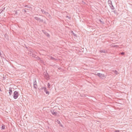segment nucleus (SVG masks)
Wrapping results in <instances>:
<instances>
[{"label":"nucleus","mask_w":132,"mask_h":132,"mask_svg":"<svg viewBox=\"0 0 132 132\" xmlns=\"http://www.w3.org/2000/svg\"><path fill=\"white\" fill-rule=\"evenodd\" d=\"M19 95V94L18 92L15 91L13 93V98L14 99H17Z\"/></svg>","instance_id":"f257e3e1"},{"label":"nucleus","mask_w":132,"mask_h":132,"mask_svg":"<svg viewBox=\"0 0 132 132\" xmlns=\"http://www.w3.org/2000/svg\"><path fill=\"white\" fill-rule=\"evenodd\" d=\"M44 77L47 80H48L50 79L49 76L47 72H44Z\"/></svg>","instance_id":"f03ea898"},{"label":"nucleus","mask_w":132,"mask_h":132,"mask_svg":"<svg viewBox=\"0 0 132 132\" xmlns=\"http://www.w3.org/2000/svg\"><path fill=\"white\" fill-rule=\"evenodd\" d=\"M33 85L34 88L36 89H37V82L36 78H35L34 79Z\"/></svg>","instance_id":"7ed1b4c3"},{"label":"nucleus","mask_w":132,"mask_h":132,"mask_svg":"<svg viewBox=\"0 0 132 132\" xmlns=\"http://www.w3.org/2000/svg\"><path fill=\"white\" fill-rule=\"evenodd\" d=\"M34 18L35 20H37L39 22H43V19H41L40 18H38L37 17H35Z\"/></svg>","instance_id":"20e7f679"},{"label":"nucleus","mask_w":132,"mask_h":132,"mask_svg":"<svg viewBox=\"0 0 132 132\" xmlns=\"http://www.w3.org/2000/svg\"><path fill=\"white\" fill-rule=\"evenodd\" d=\"M14 89V88H11V87H10L9 88V93L10 96L12 94V90Z\"/></svg>","instance_id":"39448f33"},{"label":"nucleus","mask_w":132,"mask_h":132,"mask_svg":"<svg viewBox=\"0 0 132 132\" xmlns=\"http://www.w3.org/2000/svg\"><path fill=\"white\" fill-rule=\"evenodd\" d=\"M51 112L52 113V114L56 116L57 114V112L53 110H51Z\"/></svg>","instance_id":"423d86ee"},{"label":"nucleus","mask_w":132,"mask_h":132,"mask_svg":"<svg viewBox=\"0 0 132 132\" xmlns=\"http://www.w3.org/2000/svg\"><path fill=\"white\" fill-rule=\"evenodd\" d=\"M43 32L44 33L45 35L49 37L50 36L49 34L44 30H42Z\"/></svg>","instance_id":"0eeeda50"},{"label":"nucleus","mask_w":132,"mask_h":132,"mask_svg":"<svg viewBox=\"0 0 132 132\" xmlns=\"http://www.w3.org/2000/svg\"><path fill=\"white\" fill-rule=\"evenodd\" d=\"M32 56L37 59H40V58L38 56L35 55V54H34L33 56Z\"/></svg>","instance_id":"6e6552de"},{"label":"nucleus","mask_w":132,"mask_h":132,"mask_svg":"<svg viewBox=\"0 0 132 132\" xmlns=\"http://www.w3.org/2000/svg\"><path fill=\"white\" fill-rule=\"evenodd\" d=\"M45 14L46 15L47 17H48L49 18H51V16L49 14V13L47 12Z\"/></svg>","instance_id":"1a4fd4ad"},{"label":"nucleus","mask_w":132,"mask_h":132,"mask_svg":"<svg viewBox=\"0 0 132 132\" xmlns=\"http://www.w3.org/2000/svg\"><path fill=\"white\" fill-rule=\"evenodd\" d=\"M34 51L32 50L31 51H29V53L30 54V56H32L34 55V54L33 53Z\"/></svg>","instance_id":"9d476101"},{"label":"nucleus","mask_w":132,"mask_h":132,"mask_svg":"<svg viewBox=\"0 0 132 132\" xmlns=\"http://www.w3.org/2000/svg\"><path fill=\"white\" fill-rule=\"evenodd\" d=\"M44 91L46 93V94L47 95H48L49 93L48 91H47L46 88V87L45 88V89L44 90Z\"/></svg>","instance_id":"9b49d317"},{"label":"nucleus","mask_w":132,"mask_h":132,"mask_svg":"<svg viewBox=\"0 0 132 132\" xmlns=\"http://www.w3.org/2000/svg\"><path fill=\"white\" fill-rule=\"evenodd\" d=\"M100 52L102 53L103 52L105 53H106L107 52V51L106 50H101Z\"/></svg>","instance_id":"f8f14e48"},{"label":"nucleus","mask_w":132,"mask_h":132,"mask_svg":"<svg viewBox=\"0 0 132 132\" xmlns=\"http://www.w3.org/2000/svg\"><path fill=\"white\" fill-rule=\"evenodd\" d=\"M41 11L43 14H45L47 12H45L44 10L43 9H41Z\"/></svg>","instance_id":"ddd939ff"},{"label":"nucleus","mask_w":132,"mask_h":132,"mask_svg":"<svg viewBox=\"0 0 132 132\" xmlns=\"http://www.w3.org/2000/svg\"><path fill=\"white\" fill-rule=\"evenodd\" d=\"M97 75L99 77H101L103 75L101 73H98L97 74Z\"/></svg>","instance_id":"4468645a"},{"label":"nucleus","mask_w":132,"mask_h":132,"mask_svg":"<svg viewBox=\"0 0 132 132\" xmlns=\"http://www.w3.org/2000/svg\"><path fill=\"white\" fill-rule=\"evenodd\" d=\"M46 87H42L41 88H40L39 89V90L40 91H42V90H44V89H45V88Z\"/></svg>","instance_id":"2eb2a0df"},{"label":"nucleus","mask_w":132,"mask_h":132,"mask_svg":"<svg viewBox=\"0 0 132 132\" xmlns=\"http://www.w3.org/2000/svg\"><path fill=\"white\" fill-rule=\"evenodd\" d=\"M5 128V126L3 124H2V127H1L2 129H4Z\"/></svg>","instance_id":"dca6fc26"},{"label":"nucleus","mask_w":132,"mask_h":132,"mask_svg":"<svg viewBox=\"0 0 132 132\" xmlns=\"http://www.w3.org/2000/svg\"><path fill=\"white\" fill-rule=\"evenodd\" d=\"M71 33H72L74 36H77L75 34L73 31H71Z\"/></svg>","instance_id":"f3484780"},{"label":"nucleus","mask_w":132,"mask_h":132,"mask_svg":"<svg viewBox=\"0 0 132 132\" xmlns=\"http://www.w3.org/2000/svg\"><path fill=\"white\" fill-rule=\"evenodd\" d=\"M113 72L114 73H115L116 75H117L118 74V72H117L116 70L113 71Z\"/></svg>","instance_id":"a211bd4d"},{"label":"nucleus","mask_w":132,"mask_h":132,"mask_svg":"<svg viewBox=\"0 0 132 132\" xmlns=\"http://www.w3.org/2000/svg\"><path fill=\"white\" fill-rule=\"evenodd\" d=\"M109 5L110 7H111V8L112 9H114V7L112 5Z\"/></svg>","instance_id":"6ab92c4d"},{"label":"nucleus","mask_w":132,"mask_h":132,"mask_svg":"<svg viewBox=\"0 0 132 132\" xmlns=\"http://www.w3.org/2000/svg\"><path fill=\"white\" fill-rule=\"evenodd\" d=\"M24 7H27L28 8H29V9H31V7H30V6H29L28 5H25Z\"/></svg>","instance_id":"aec40b11"},{"label":"nucleus","mask_w":132,"mask_h":132,"mask_svg":"<svg viewBox=\"0 0 132 132\" xmlns=\"http://www.w3.org/2000/svg\"><path fill=\"white\" fill-rule=\"evenodd\" d=\"M108 3H109V4H111V5H112L111 3V1L110 0H109L108 1Z\"/></svg>","instance_id":"412c9836"},{"label":"nucleus","mask_w":132,"mask_h":132,"mask_svg":"<svg viewBox=\"0 0 132 132\" xmlns=\"http://www.w3.org/2000/svg\"><path fill=\"white\" fill-rule=\"evenodd\" d=\"M47 86L48 87L50 88V84L49 83H48L47 84Z\"/></svg>","instance_id":"4be33fe9"},{"label":"nucleus","mask_w":132,"mask_h":132,"mask_svg":"<svg viewBox=\"0 0 132 132\" xmlns=\"http://www.w3.org/2000/svg\"><path fill=\"white\" fill-rule=\"evenodd\" d=\"M120 53L122 55H123L124 54H125V53L124 52H122Z\"/></svg>","instance_id":"5701e85b"},{"label":"nucleus","mask_w":132,"mask_h":132,"mask_svg":"<svg viewBox=\"0 0 132 132\" xmlns=\"http://www.w3.org/2000/svg\"><path fill=\"white\" fill-rule=\"evenodd\" d=\"M14 11L15 12V14L17 15L18 14V12H17V11Z\"/></svg>","instance_id":"b1692460"},{"label":"nucleus","mask_w":132,"mask_h":132,"mask_svg":"<svg viewBox=\"0 0 132 132\" xmlns=\"http://www.w3.org/2000/svg\"><path fill=\"white\" fill-rule=\"evenodd\" d=\"M114 132H119V130H116L114 131Z\"/></svg>","instance_id":"393cba45"},{"label":"nucleus","mask_w":132,"mask_h":132,"mask_svg":"<svg viewBox=\"0 0 132 132\" xmlns=\"http://www.w3.org/2000/svg\"><path fill=\"white\" fill-rule=\"evenodd\" d=\"M3 10H0V13H1L3 11Z\"/></svg>","instance_id":"a878e982"},{"label":"nucleus","mask_w":132,"mask_h":132,"mask_svg":"<svg viewBox=\"0 0 132 132\" xmlns=\"http://www.w3.org/2000/svg\"><path fill=\"white\" fill-rule=\"evenodd\" d=\"M24 12H26V10H24Z\"/></svg>","instance_id":"bb28decb"},{"label":"nucleus","mask_w":132,"mask_h":132,"mask_svg":"<svg viewBox=\"0 0 132 132\" xmlns=\"http://www.w3.org/2000/svg\"><path fill=\"white\" fill-rule=\"evenodd\" d=\"M51 58L52 59H55L54 58H53V57H52Z\"/></svg>","instance_id":"cd10ccee"},{"label":"nucleus","mask_w":132,"mask_h":132,"mask_svg":"<svg viewBox=\"0 0 132 132\" xmlns=\"http://www.w3.org/2000/svg\"><path fill=\"white\" fill-rule=\"evenodd\" d=\"M57 123H58L60 124V121H58V122H57Z\"/></svg>","instance_id":"c85d7f7f"},{"label":"nucleus","mask_w":132,"mask_h":132,"mask_svg":"<svg viewBox=\"0 0 132 132\" xmlns=\"http://www.w3.org/2000/svg\"><path fill=\"white\" fill-rule=\"evenodd\" d=\"M0 91H1V92L2 91V90H1V88H0Z\"/></svg>","instance_id":"c756f323"},{"label":"nucleus","mask_w":132,"mask_h":132,"mask_svg":"<svg viewBox=\"0 0 132 132\" xmlns=\"http://www.w3.org/2000/svg\"><path fill=\"white\" fill-rule=\"evenodd\" d=\"M68 17V16H67L66 17Z\"/></svg>","instance_id":"7c9ffc66"},{"label":"nucleus","mask_w":132,"mask_h":132,"mask_svg":"<svg viewBox=\"0 0 132 132\" xmlns=\"http://www.w3.org/2000/svg\"><path fill=\"white\" fill-rule=\"evenodd\" d=\"M108 98H109V97H108Z\"/></svg>","instance_id":"2f4dec72"}]
</instances>
